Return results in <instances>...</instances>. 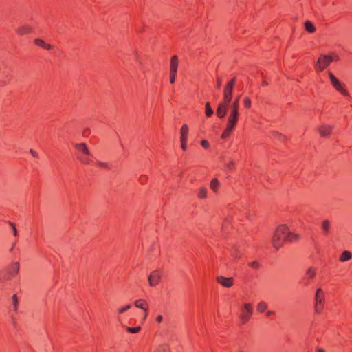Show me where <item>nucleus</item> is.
<instances>
[{
    "label": "nucleus",
    "instance_id": "a19ab883",
    "mask_svg": "<svg viewBox=\"0 0 352 352\" xmlns=\"http://www.w3.org/2000/svg\"><path fill=\"white\" fill-rule=\"evenodd\" d=\"M309 278H306V277H304L303 278V280H302V283L305 285H307L309 283Z\"/></svg>",
    "mask_w": 352,
    "mask_h": 352
},
{
    "label": "nucleus",
    "instance_id": "ea45409f",
    "mask_svg": "<svg viewBox=\"0 0 352 352\" xmlns=\"http://www.w3.org/2000/svg\"><path fill=\"white\" fill-rule=\"evenodd\" d=\"M181 143H182V148L184 151H186L187 148L186 141L181 142Z\"/></svg>",
    "mask_w": 352,
    "mask_h": 352
},
{
    "label": "nucleus",
    "instance_id": "b1692460",
    "mask_svg": "<svg viewBox=\"0 0 352 352\" xmlns=\"http://www.w3.org/2000/svg\"><path fill=\"white\" fill-rule=\"evenodd\" d=\"M330 228V222L329 220H324L322 223V229L325 234H328Z\"/></svg>",
    "mask_w": 352,
    "mask_h": 352
},
{
    "label": "nucleus",
    "instance_id": "58836bf2",
    "mask_svg": "<svg viewBox=\"0 0 352 352\" xmlns=\"http://www.w3.org/2000/svg\"><path fill=\"white\" fill-rule=\"evenodd\" d=\"M163 320V316L162 315H158L156 318V321L158 323H161Z\"/></svg>",
    "mask_w": 352,
    "mask_h": 352
},
{
    "label": "nucleus",
    "instance_id": "09e8293b",
    "mask_svg": "<svg viewBox=\"0 0 352 352\" xmlns=\"http://www.w3.org/2000/svg\"><path fill=\"white\" fill-rule=\"evenodd\" d=\"M318 352H325L323 349H318Z\"/></svg>",
    "mask_w": 352,
    "mask_h": 352
},
{
    "label": "nucleus",
    "instance_id": "7ed1b4c3",
    "mask_svg": "<svg viewBox=\"0 0 352 352\" xmlns=\"http://www.w3.org/2000/svg\"><path fill=\"white\" fill-rule=\"evenodd\" d=\"M298 238V236L290 232L285 225H280L277 228L273 236L272 244L276 249L278 250L284 241L292 242L297 240Z\"/></svg>",
    "mask_w": 352,
    "mask_h": 352
},
{
    "label": "nucleus",
    "instance_id": "f704fd0d",
    "mask_svg": "<svg viewBox=\"0 0 352 352\" xmlns=\"http://www.w3.org/2000/svg\"><path fill=\"white\" fill-rule=\"evenodd\" d=\"M249 265L254 269H257L259 267V263L257 261H252L249 263Z\"/></svg>",
    "mask_w": 352,
    "mask_h": 352
},
{
    "label": "nucleus",
    "instance_id": "7c9ffc66",
    "mask_svg": "<svg viewBox=\"0 0 352 352\" xmlns=\"http://www.w3.org/2000/svg\"><path fill=\"white\" fill-rule=\"evenodd\" d=\"M9 225L12 227V232H13V234L14 236H17L18 235V231H17V229L16 228V226H15V224L14 223H12V222H9Z\"/></svg>",
    "mask_w": 352,
    "mask_h": 352
},
{
    "label": "nucleus",
    "instance_id": "4be33fe9",
    "mask_svg": "<svg viewBox=\"0 0 352 352\" xmlns=\"http://www.w3.org/2000/svg\"><path fill=\"white\" fill-rule=\"evenodd\" d=\"M205 113H206V116H208V117L212 116L214 113V111H213V110L210 106V103L209 102H207L206 103Z\"/></svg>",
    "mask_w": 352,
    "mask_h": 352
},
{
    "label": "nucleus",
    "instance_id": "6ab92c4d",
    "mask_svg": "<svg viewBox=\"0 0 352 352\" xmlns=\"http://www.w3.org/2000/svg\"><path fill=\"white\" fill-rule=\"evenodd\" d=\"M135 306L138 308L142 309L144 311H146L145 306L147 303L142 299L138 300L135 302Z\"/></svg>",
    "mask_w": 352,
    "mask_h": 352
},
{
    "label": "nucleus",
    "instance_id": "603ef678",
    "mask_svg": "<svg viewBox=\"0 0 352 352\" xmlns=\"http://www.w3.org/2000/svg\"><path fill=\"white\" fill-rule=\"evenodd\" d=\"M3 280V274L0 273V281Z\"/></svg>",
    "mask_w": 352,
    "mask_h": 352
},
{
    "label": "nucleus",
    "instance_id": "2eb2a0df",
    "mask_svg": "<svg viewBox=\"0 0 352 352\" xmlns=\"http://www.w3.org/2000/svg\"><path fill=\"white\" fill-rule=\"evenodd\" d=\"M34 43L36 45L43 47L47 50H51L52 47V46L51 45L47 44L43 40H42L41 38H36L34 40Z\"/></svg>",
    "mask_w": 352,
    "mask_h": 352
},
{
    "label": "nucleus",
    "instance_id": "f8f14e48",
    "mask_svg": "<svg viewBox=\"0 0 352 352\" xmlns=\"http://www.w3.org/2000/svg\"><path fill=\"white\" fill-rule=\"evenodd\" d=\"M20 264L19 262L12 263L8 268V274L11 276H15L19 271Z\"/></svg>",
    "mask_w": 352,
    "mask_h": 352
},
{
    "label": "nucleus",
    "instance_id": "5701e85b",
    "mask_svg": "<svg viewBox=\"0 0 352 352\" xmlns=\"http://www.w3.org/2000/svg\"><path fill=\"white\" fill-rule=\"evenodd\" d=\"M208 190L205 187H201L198 191L197 196L200 199H205L207 197Z\"/></svg>",
    "mask_w": 352,
    "mask_h": 352
},
{
    "label": "nucleus",
    "instance_id": "49530a36",
    "mask_svg": "<svg viewBox=\"0 0 352 352\" xmlns=\"http://www.w3.org/2000/svg\"><path fill=\"white\" fill-rule=\"evenodd\" d=\"M333 59V60H339V56L336 54H333V56H331Z\"/></svg>",
    "mask_w": 352,
    "mask_h": 352
},
{
    "label": "nucleus",
    "instance_id": "2f4dec72",
    "mask_svg": "<svg viewBox=\"0 0 352 352\" xmlns=\"http://www.w3.org/2000/svg\"><path fill=\"white\" fill-rule=\"evenodd\" d=\"M177 73L176 72H170V82L173 84L175 81Z\"/></svg>",
    "mask_w": 352,
    "mask_h": 352
},
{
    "label": "nucleus",
    "instance_id": "6e6552de",
    "mask_svg": "<svg viewBox=\"0 0 352 352\" xmlns=\"http://www.w3.org/2000/svg\"><path fill=\"white\" fill-rule=\"evenodd\" d=\"M241 314L239 316V318L242 321L243 324H245L250 319V316L253 313V309L250 304L245 303L241 309Z\"/></svg>",
    "mask_w": 352,
    "mask_h": 352
},
{
    "label": "nucleus",
    "instance_id": "72a5a7b5",
    "mask_svg": "<svg viewBox=\"0 0 352 352\" xmlns=\"http://www.w3.org/2000/svg\"><path fill=\"white\" fill-rule=\"evenodd\" d=\"M97 164L102 167V168H107V169H109L110 167L109 166L108 164L105 163V162H97Z\"/></svg>",
    "mask_w": 352,
    "mask_h": 352
},
{
    "label": "nucleus",
    "instance_id": "a878e982",
    "mask_svg": "<svg viewBox=\"0 0 352 352\" xmlns=\"http://www.w3.org/2000/svg\"><path fill=\"white\" fill-rule=\"evenodd\" d=\"M140 329H141L140 326H137L135 327H126V331L130 333H137L140 331Z\"/></svg>",
    "mask_w": 352,
    "mask_h": 352
},
{
    "label": "nucleus",
    "instance_id": "4c0bfd02",
    "mask_svg": "<svg viewBox=\"0 0 352 352\" xmlns=\"http://www.w3.org/2000/svg\"><path fill=\"white\" fill-rule=\"evenodd\" d=\"M273 135H274L276 137L278 138L280 140L285 138V137L282 134H280L278 132H276V131L273 132Z\"/></svg>",
    "mask_w": 352,
    "mask_h": 352
},
{
    "label": "nucleus",
    "instance_id": "9d476101",
    "mask_svg": "<svg viewBox=\"0 0 352 352\" xmlns=\"http://www.w3.org/2000/svg\"><path fill=\"white\" fill-rule=\"evenodd\" d=\"M148 282L149 285L151 287H154L157 285L161 279V272L159 270H155L153 271L151 274L148 276Z\"/></svg>",
    "mask_w": 352,
    "mask_h": 352
},
{
    "label": "nucleus",
    "instance_id": "bb28decb",
    "mask_svg": "<svg viewBox=\"0 0 352 352\" xmlns=\"http://www.w3.org/2000/svg\"><path fill=\"white\" fill-rule=\"evenodd\" d=\"M12 305L14 310L16 311L19 306V300L16 294H14L12 296Z\"/></svg>",
    "mask_w": 352,
    "mask_h": 352
},
{
    "label": "nucleus",
    "instance_id": "f3484780",
    "mask_svg": "<svg viewBox=\"0 0 352 352\" xmlns=\"http://www.w3.org/2000/svg\"><path fill=\"white\" fill-rule=\"evenodd\" d=\"M351 258L352 254L348 250H344L340 256V261L344 262L350 260Z\"/></svg>",
    "mask_w": 352,
    "mask_h": 352
},
{
    "label": "nucleus",
    "instance_id": "c85d7f7f",
    "mask_svg": "<svg viewBox=\"0 0 352 352\" xmlns=\"http://www.w3.org/2000/svg\"><path fill=\"white\" fill-rule=\"evenodd\" d=\"M130 308H131V305H126L124 307H122L120 308L118 310V314H121L124 313L127 310H129Z\"/></svg>",
    "mask_w": 352,
    "mask_h": 352
},
{
    "label": "nucleus",
    "instance_id": "f257e3e1",
    "mask_svg": "<svg viewBox=\"0 0 352 352\" xmlns=\"http://www.w3.org/2000/svg\"><path fill=\"white\" fill-rule=\"evenodd\" d=\"M240 96H237L233 102H230L228 114V120L226 128L221 134V138H227L236 127L239 118V99Z\"/></svg>",
    "mask_w": 352,
    "mask_h": 352
},
{
    "label": "nucleus",
    "instance_id": "cd10ccee",
    "mask_svg": "<svg viewBox=\"0 0 352 352\" xmlns=\"http://www.w3.org/2000/svg\"><path fill=\"white\" fill-rule=\"evenodd\" d=\"M314 276H315V271L312 268H309L306 272V274H305V277H306L309 279H311L314 277Z\"/></svg>",
    "mask_w": 352,
    "mask_h": 352
},
{
    "label": "nucleus",
    "instance_id": "864d4df0",
    "mask_svg": "<svg viewBox=\"0 0 352 352\" xmlns=\"http://www.w3.org/2000/svg\"><path fill=\"white\" fill-rule=\"evenodd\" d=\"M146 317V312L144 314V318Z\"/></svg>",
    "mask_w": 352,
    "mask_h": 352
},
{
    "label": "nucleus",
    "instance_id": "39448f33",
    "mask_svg": "<svg viewBox=\"0 0 352 352\" xmlns=\"http://www.w3.org/2000/svg\"><path fill=\"white\" fill-rule=\"evenodd\" d=\"M333 60L330 56L321 54L315 64V68L318 72L323 71Z\"/></svg>",
    "mask_w": 352,
    "mask_h": 352
},
{
    "label": "nucleus",
    "instance_id": "f03ea898",
    "mask_svg": "<svg viewBox=\"0 0 352 352\" xmlns=\"http://www.w3.org/2000/svg\"><path fill=\"white\" fill-rule=\"evenodd\" d=\"M236 79L230 80L223 89V101L221 102L217 107V116L220 118H224L228 112L230 102L232 100V94L235 85Z\"/></svg>",
    "mask_w": 352,
    "mask_h": 352
},
{
    "label": "nucleus",
    "instance_id": "c03bdc74",
    "mask_svg": "<svg viewBox=\"0 0 352 352\" xmlns=\"http://www.w3.org/2000/svg\"><path fill=\"white\" fill-rule=\"evenodd\" d=\"M6 78L7 80H0V82H2V81H6V83H8V81H10L11 80V76H10L9 75H7L6 76ZM7 84H6V85Z\"/></svg>",
    "mask_w": 352,
    "mask_h": 352
},
{
    "label": "nucleus",
    "instance_id": "412c9836",
    "mask_svg": "<svg viewBox=\"0 0 352 352\" xmlns=\"http://www.w3.org/2000/svg\"><path fill=\"white\" fill-rule=\"evenodd\" d=\"M30 31L31 28L29 26H21L17 30V32L21 35L28 34L29 32H30Z\"/></svg>",
    "mask_w": 352,
    "mask_h": 352
},
{
    "label": "nucleus",
    "instance_id": "9b49d317",
    "mask_svg": "<svg viewBox=\"0 0 352 352\" xmlns=\"http://www.w3.org/2000/svg\"><path fill=\"white\" fill-rule=\"evenodd\" d=\"M217 281L225 287H230L233 285L234 279L231 277L219 276L217 277Z\"/></svg>",
    "mask_w": 352,
    "mask_h": 352
},
{
    "label": "nucleus",
    "instance_id": "423d86ee",
    "mask_svg": "<svg viewBox=\"0 0 352 352\" xmlns=\"http://www.w3.org/2000/svg\"><path fill=\"white\" fill-rule=\"evenodd\" d=\"M315 310L320 314L324 305V292L321 288L316 290L315 295Z\"/></svg>",
    "mask_w": 352,
    "mask_h": 352
},
{
    "label": "nucleus",
    "instance_id": "dca6fc26",
    "mask_svg": "<svg viewBox=\"0 0 352 352\" xmlns=\"http://www.w3.org/2000/svg\"><path fill=\"white\" fill-rule=\"evenodd\" d=\"M188 127L186 124H184L181 129V142L187 141Z\"/></svg>",
    "mask_w": 352,
    "mask_h": 352
},
{
    "label": "nucleus",
    "instance_id": "37998d69",
    "mask_svg": "<svg viewBox=\"0 0 352 352\" xmlns=\"http://www.w3.org/2000/svg\"><path fill=\"white\" fill-rule=\"evenodd\" d=\"M274 314H275V311H267L266 312V316H271L274 315Z\"/></svg>",
    "mask_w": 352,
    "mask_h": 352
},
{
    "label": "nucleus",
    "instance_id": "20e7f679",
    "mask_svg": "<svg viewBox=\"0 0 352 352\" xmlns=\"http://www.w3.org/2000/svg\"><path fill=\"white\" fill-rule=\"evenodd\" d=\"M76 150L78 151V159L85 164H89L91 160L89 157L91 155L87 146L84 143H77L74 145Z\"/></svg>",
    "mask_w": 352,
    "mask_h": 352
},
{
    "label": "nucleus",
    "instance_id": "393cba45",
    "mask_svg": "<svg viewBox=\"0 0 352 352\" xmlns=\"http://www.w3.org/2000/svg\"><path fill=\"white\" fill-rule=\"evenodd\" d=\"M219 185V182L217 179H213L210 182V188L214 191L217 192L218 190V186Z\"/></svg>",
    "mask_w": 352,
    "mask_h": 352
},
{
    "label": "nucleus",
    "instance_id": "3c124183",
    "mask_svg": "<svg viewBox=\"0 0 352 352\" xmlns=\"http://www.w3.org/2000/svg\"><path fill=\"white\" fill-rule=\"evenodd\" d=\"M14 245H15V243H13L12 248H10L11 252L13 250Z\"/></svg>",
    "mask_w": 352,
    "mask_h": 352
},
{
    "label": "nucleus",
    "instance_id": "4468645a",
    "mask_svg": "<svg viewBox=\"0 0 352 352\" xmlns=\"http://www.w3.org/2000/svg\"><path fill=\"white\" fill-rule=\"evenodd\" d=\"M178 67V58L177 56H173L170 60V72H177Z\"/></svg>",
    "mask_w": 352,
    "mask_h": 352
},
{
    "label": "nucleus",
    "instance_id": "8fccbe9b",
    "mask_svg": "<svg viewBox=\"0 0 352 352\" xmlns=\"http://www.w3.org/2000/svg\"><path fill=\"white\" fill-rule=\"evenodd\" d=\"M262 85H264V86H265V85H267V82L266 81H265V80H264V81H263Z\"/></svg>",
    "mask_w": 352,
    "mask_h": 352
},
{
    "label": "nucleus",
    "instance_id": "ddd939ff",
    "mask_svg": "<svg viewBox=\"0 0 352 352\" xmlns=\"http://www.w3.org/2000/svg\"><path fill=\"white\" fill-rule=\"evenodd\" d=\"M332 128L330 125H322L319 127L318 131L322 136L327 137L330 134Z\"/></svg>",
    "mask_w": 352,
    "mask_h": 352
},
{
    "label": "nucleus",
    "instance_id": "de8ad7c7",
    "mask_svg": "<svg viewBox=\"0 0 352 352\" xmlns=\"http://www.w3.org/2000/svg\"><path fill=\"white\" fill-rule=\"evenodd\" d=\"M6 81L0 82V86H1V87H4V86H6Z\"/></svg>",
    "mask_w": 352,
    "mask_h": 352
},
{
    "label": "nucleus",
    "instance_id": "473e14b6",
    "mask_svg": "<svg viewBox=\"0 0 352 352\" xmlns=\"http://www.w3.org/2000/svg\"><path fill=\"white\" fill-rule=\"evenodd\" d=\"M251 104H252V102H251L250 99L249 98H248V97L245 98V99H244V106L246 108H249V107H250Z\"/></svg>",
    "mask_w": 352,
    "mask_h": 352
},
{
    "label": "nucleus",
    "instance_id": "aec40b11",
    "mask_svg": "<svg viewBox=\"0 0 352 352\" xmlns=\"http://www.w3.org/2000/svg\"><path fill=\"white\" fill-rule=\"evenodd\" d=\"M267 304L264 301H261L258 303L256 309L258 312L263 313L264 312L267 308Z\"/></svg>",
    "mask_w": 352,
    "mask_h": 352
},
{
    "label": "nucleus",
    "instance_id": "c756f323",
    "mask_svg": "<svg viewBox=\"0 0 352 352\" xmlns=\"http://www.w3.org/2000/svg\"><path fill=\"white\" fill-rule=\"evenodd\" d=\"M234 166V162L232 160L226 163V168L228 170H231L232 168Z\"/></svg>",
    "mask_w": 352,
    "mask_h": 352
},
{
    "label": "nucleus",
    "instance_id": "0eeeda50",
    "mask_svg": "<svg viewBox=\"0 0 352 352\" xmlns=\"http://www.w3.org/2000/svg\"><path fill=\"white\" fill-rule=\"evenodd\" d=\"M329 76L332 85L337 91L345 96H349L347 90L344 88V85L332 73H329Z\"/></svg>",
    "mask_w": 352,
    "mask_h": 352
},
{
    "label": "nucleus",
    "instance_id": "c9c22d12",
    "mask_svg": "<svg viewBox=\"0 0 352 352\" xmlns=\"http://www.w3.org/2000/svg\"><path fill=\"white\" fill-rule=\"evenodd\" d=\"M201 144L204 148H208L210 146L208 142L205 140H201Z\"/></svg>",
    "mask_w": 352,
    "mask_h": 352
},
{
    "label": "nucleus",
    "instance_id": "a18cd8bd",
    "mask_svg": "<svg viewBox=\"0 0 352 352\" xmlns=\"http://www.w3.org/2000/svg\"><path fill=\"white\" fill-rule=\"evenodd\" d=\"M221 83L220 79H217V87L219 89L221 87Z\"/></svg>",
    "mask_w": 352,
    "mask_h": 352
},
{
    "label": "nucleus",
    "instance_id": "e433bc0d",
    "mask_svg": "<svg viewBox=\"0 0 352 352\" xmlns=\"http://www.w3.org/2000/svg\"><path fill=\"white\" fill-rule=\"evenodd\" d=\"M146 179H147V177L146 175H141L139 181L142 184H144Z\"/></svg>",
    "mask_w": 352,
    "mask_h": 352
},
{
    "label": "nucleus",
    "instance_id": "79ce46f5",
    "mask_svg": "<svg viewBox=\"0 0 352 352\" xmlns=\"http://www.w3.org/2000/svg\"><path fill=\"white\" fill-rule=\"evenodd\" d=\"M30 153L32 154V155L34 157H38V154L36 151H34V150L31 149L30 151Z\"/></svg>",
    "mask_w": 352,
    "mask_h": 352
},
{
    "label": "nucleus",
    "instance_id": "a211bd4d",
    "mask_svg": "<svg viewBox=\"0 0 352 352\" xmlns=\"http://www.w3.org/2000/svg\"><path fill=\"white\" fill-rule=\"evenodd\" d=\"M305 28L309 33L314 32L316 30L314 25L309 21L305 23Z\"/></svg>",
    "mask_w": 352,
    "mask_h": 352
},
{
    "label": "nucleus",
    "instance_id": "1a4fd4ad",
    "mask_svg": "<svg viewBox=\"0 0 352 352\" xmlns=\"http://www.w3.org/2000/svg\"><path fill=\"white\" fill-rule=\"evenodd\" d=\"M242 252L238 245H234L230 251V261L232 264H236L241 258Z\"/></svg>",
    "mask_w": 352,
    "mask_h": 352
}]
</instances>
